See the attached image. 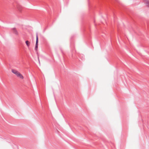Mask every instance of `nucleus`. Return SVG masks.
I'll use <instances>...</instances> for the list:
<instances>
[{"label":"nucleus","mask_w":149,"mask_h":149,"mask_svg":"<svg viewBox=\"0 0 149 149\" xmlns=\"http://www.w3.org/2000/svg\"><path fill=\"white\" fill-rule=\"evenodd\" d=\"M12 72L13 73L15 74V75H16L17 74V73L18 72L16 70H15L14 69H12Z\"/></svg>","instance_id":"4"},{"label":"nucleus","mask_w":149,"mask_h":149,"mask_svg":"<svg viewBox=\"0 0 149 149\" xmlns=\"http://www.w3.org/2000/svg\"><path fill=\"white\" fill-rule=\"evenodd\" d=\"M46 29V28H45V29H44V31H43V32H45V31Z\"/></svg>","instance_id":"10"},{"label":"nucleus","mask_w":149,"mask_h":149,"mask_svg":"<svg viewBox=\"0 0 149 149\" xmlns=\"http://www.w3.org/2000/svg\"><path fill=\"white\" fill-rule=\"evenodd\" d=\"M18 77L22 79H23L24 78L23 76L21 73H19V75Z\"/></svg>","instance_id":"7"},{"label":"nucleus","mask_w":149,"mask_h":149,"mask_svg":"<svg viewBox=\"0 0 149 149\" xmlns=\"http://www.w3.org/2000/svg\"><path fill=\"white\" fill-rule=\"evenodd\" d=\"M60 50H61V53H62V54H63V51L62 50V49L61 48H60Z\"/></svg>","instance_id":"9"},{"label":"nucleus","mask_w":149,"mask_h":149,"mask_svg":"<svg viewBox=\"0 0 149 149\" xmlns=\"http://www.w3.org/2000/svg\"><path fill=\"white\" fill-rule=\"evenodd\" d=\"M12 32L15 35L17 36L19 35V33L15 28H12L11 29Z\"/></svg>","instance_id":"2"},{"label":"nucleus","mask_w":149,"mask_h":149,"mask_svg":"<svg viewBox=\"0 0 149 149\" xmlns=\"http://www.w3.org/2000/svg\"><path fill=\"white\" fill-rule=\"evenodd\" d=\"M25 43L28 47H29L30 45V42L28 40H26L25 41Z\"/></svg>","instance_id":"6"},{"label":"nucleus","mask_w":149,"mask_h":149,"mask_svg":"<svg viewBox=\"0 0 149 149\" xmlns=\"http://www.w3.org/2000/svg\"><path fill=\"white\" fill-rule=\"evenodd\" d=\"M38 34L37 33H36V46L35 48V50H37L38 48Z\"/></svg>","instance_id":"1"},{"label":"nucleus","mask_w":149,"mask_h":149,"mask_svg":"<svg viewBox=\"0 0 149 149\" xmlns=\"http://www.w3.org/2000/svg\"><path fill=\"white\" fill-rule=\"evenodd\" d=\"M145 3L146 5L148 7H149V1L148 0H143Z\"/></svg>","instance_id":"3"},{"label":"nucleus","mask_w":149,"mask_h":149,"mask_svg":"<svg viewBox=\"0 0 149 149\" xmlns=\"http://www.w3.org/2000/svg\"><path fill=\"white\" fill-rule=\"evenodd\" d=\"M79 57L80 58H81V60H83L84 59V56L83 54L80 55L79 56Z\"/></svg>","instance_id":"5"},{"label":"nucleus","mask_w":149,"mask_h":149,"mask_svg":"<svg viewBox=\"0 0 149 149\" xmlns=\"http://www.w3.org/2000/svg\"><path fill=\"white\" fill-rule=\"evenodd\" d=\"M115 1H116L117 2H118V0H114Z\"/></svg>","instance_id":"11"},{"label":"nucleus","mask_w":149,"mask_h":149,"mask_svg":"<svg viewBox=\"0 0 149 149\" xmlns=\"http://www.w3.org/2000/svg\"><path fill=\"white\" fill-rule=\"evenodd\" d=\"M19 73H20V72H18L17 73V74L16 75L17 77H18L19 75Z\"/></svg>","instance_id":"8"}]
</instances>
